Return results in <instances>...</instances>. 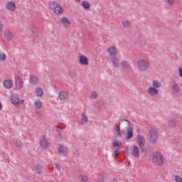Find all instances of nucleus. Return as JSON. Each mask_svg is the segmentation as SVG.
I'll list each match as a JSON object with an SVG mask.
<instances>
[{"instance_id":"nucleus-26","label":"nucleus","mask_w":182,"mask_h":182,"mask_svg":"<svg viewBox=\"0 0 182 182\" xmlns=\"http://www.w3.org/2000/svg\"><path fill=\"white\" fill-rule=\"evenodd\" d=\"M81 6L84 8V9H90V3L87 1H83L81 4Z\"/></svg>"},{"instance_id":"nucleus-50","label":"nucleus","mask_w":182,"mask_h":182,"mask_svg":"<svg viewBox=\"0 0 182 182\" xmlns=\"http://www.w3.org/2000/svg\"><path fill=\"white\" fill-rule=\"evenodd\" d=\"M55 168L57 170H60V165L59 164H55Z\"/></svg>"},{"instance_id":"nucleus-34","label":"nucleus","mask_w":182,"mask_h":182,"mask_svg":"<svg viewBox=\"0 0 182 182\" xmlns=\"http://www.w3.org/2000/svg\"><path fill=\"white\" fill-rule=\"evenodd\" d=\"M80 180L82 182H87V180H89V178H87V176L86 175H80Z\"/></svg>"},{"instance_id":"nucleus-28","label":"nucleus","mask_w":182,"mask_h":182,"mask_svg":"<svg viewBox=\"0 0 182 182\" xmlns=\"http://www.w3.org/2000/svg\"><path fill=\"white\" fill-rule=\"evenodd\" d=\"M122 141L116 139L112 144V147H122Z\"/></svg>"},{"instance_id":"nucleus-52","label":"nucleus","mask_w":182,"mask_h":182,"mask_svg":"<svg viewBox=\"0 0 182 182\" xmlns=\"http://www.w3.org/2000/svg\"><path fill=\"white\" fill-rule=\"evenodd\" d=\"M117 134L119 137H123V135H122V134L119 132H117Z\"/></svg>"},{"instance_id":"nucleus-48","label":"nucleus","mask_w":182,"mask_h":182,"mask_svg":"<svg viewBox=\"0 0 182 182\" xmlns=\"http://www.w3.org/2000/svg\"><path fill=\"white\" fill-rule=\"evenodd\" d=\"M2 29H4V23L0 20V31H2Z\"/></svg>"},{"instance_id":"nucleus-11","label":"nucleus","mask_w":182,"mask_h":182,"mask_svg":"<svg viewBox=\"0 0 182 182\" xmlns=\"http://www.w3.org/2000/svg\"><path fill=\"white\" fill-rule=\"evenodd\" d=\"M60 23H61L63 26H65V28L70 26V21H69V19L65 16L61 18Z\"/></svg>"},{"instance_id":"nucleus-30","label":"nucleus","mask_w":182,"mask_h":182,"mask_svg":"<svg viewBox=\"0 0 182 182\" xmlns=\"http://www.w3.org/2000/svg\"><path fill=\"white\" fill-rule=\"evenodd\" d=\"M122 25L125 28H130V26H132V23L129 21H122Z\"/></svg>"},{"instance_id":"nucleus-23","label":"nucleus","mask_w":182,"mask_h":182,"mask_svg":"<svg viewBox=\"0 0 182 182\" xmlns=\"http://www.w3.org/2000/svg\"><path fill=\"white\" fill-rule=\"evenodd\" d=\"M178 122L176 119H170L168 121V126H170V127H176V126H178Z\"/></svg>"},{"instance_id":"nucleus-24","label":"nucleus","mask_w":182,"mask_h":182,"mask_svg":"<svg viewBox=\"0 0 182 182\" xmlns=\"http://www.w3.org/2000/svg\"><path fill=\"white\" fill-rule=\"evenodd\" d=\"M4 36L6 39H11V38H14V34H12V32L9 30H6L4 31Z\"/></svg>"},{"instance_id":"nucleus-45","label":"nucleus","mask_w":182,"mask_h":182,"mask_svg":"<svg viewBox=\"0 0 182 182\" xmlns=\"http://www.w3.org/2000/svg\"><path fill=\"white\" fill-rule=\"evenodd\" d=\"M141 46H144L146 45V39L142 38V41L140 43Z\"/></svg>"},{"instance_id":"nucleus-7","label":"nucleus","mask_w":182,"mask_h":182,"mask_svg":"<svg viewBox=\"0 0 182 182\" xmlns=\"http://www.w3.org/2000/svg\"><path fill=\"white\" fill-rule=\"evenodd\" d=\"M15 86L17 90H21L23 87V80L19 76L15 77Z\"/></svg>"},{"instance_id":"nucleus-55","label":"nucleus","mask_w":182,"mask_h":182,"mask_svg":"<svg viewBox=\"0 0 182 182\" xmlns=\"http://www.w3.org/2000/svg\"><path fill=\"white\" fill-rule=\"evenodd\" d=\"M76 2H80V0H75Z\"/></svg>"},{"instance_id":"nucleus-16","label":"nucleus","mask_w":182,"mask_h":182,"mask_svg":"<svg viewBox=\"0 0 182 182\" xmlns=\"http://www.w3.org/2000/svg\"><path fill=\"white\" fill-rule=\"evenodd\" d=\"M6 9L8 11H11V12H14V11H15V9H16L15 2L9 1L6 5Z\"/></svg>"},{"instance_id":"nucleus-6","label":"nucleus","mask_w":182,"mask_h":182,"mask_svg":"<svg viewBox=\"0 0 182 182\" xmlns=\"http://www.w3.org/2000/svg\"><path fill=\"white\" fill-rule=\"evenodd\" d=\"M137 65H138L139 69L141 72H145V70H147V69H149V62L144 60H141L137 61Z\"/></svg>"},{"instance_id":"nucleus-47","label":"nucleus","mask_w":182,"mask_h":182,"mask_svg":"<svg viewBox=\"0 0 182 182\" xmlns=\"http://www.w3.org/2000/svg\"><path fill=\"white\" fill-rule=\"evenodd\" d=\"M178 75L180 77H182V67L178 69Z\"/></svg>"},{"instance_id":"nucleus-19","label":"nucleus","mask_w":182,"mask_h":182,"mask_svg":"<svg viewBox=\"0 0 182 182\" xmlns=\"http://www.w3.org/2000/svg\"><path fill=\"white\" fill-rule=\"evenodd\" d=\"M111 60H112V63L113 65V66L114 68H119V58L116 57V56H113L110 58Z\"/></svg>"},{"instance_id":"nucleus-36","label":"nucleus","mask_w":182,"mask_h":182,"mask_svg":"<svg viewBox=\"0 0 182 182\" xmlns=\"http://www.w3.org/2000/svg\"><path fill=\"white\" fill-rule=\"evenodd\" d=\"M81 120L82 123H87V122H89V119H87V116H86L85 114H82Z\"/></svg>"},{"instance_id":"nucleus-5","label":"nucleus","mask_w":182,"mask_h":182,"mask_svg":"<svg viewBox=\"0 0 182 182\" xmlns=\"http://www.w3.org/2000/svg\"><path fill=\"white\" fill-rule=\"evenodd\" d=\"M136 139L139 143V150H141L142 153H144V146H146V139H144V136L142 135H137Z\"/></svg>"},{"instance_id":"nucleus-20","label":"nucleus","mask_w":182,"mask_h":182,"mask_svg":"<svg viewBox=\"0 0 182 182\" xmlns=\"http://www.w3.org/2000/svg\"><path fill=\"white\" fill-rule=\"evenodd\" d=\"M107 178V174L105 173H100L97 176L98 181L103 182Z\"/></svg>"},{"instance_id":"nucleus-29","label":"nucleus","mask_w":182,"mask_h":182,"mask_svg":"<svg viewBox=\"0 0 182 182\" xmlns=\"http://www.w3.org/2000/svg\"><path fill=\"white\" fill-rule=\"evenodd\" d=\"M35 107L36 109H42V102L41 100H38L35 102Z\"/></svg>"},{"instance_id":"nucleus-44","label":"nucleus","mask_w":182,"mask_h":182,"mask_svg":"<svg viewBox=\"0 0 182 182\" xmlns=\"http://www.w3.org/2000/svg\"><path fill=\"white\" fill-rule=\"evenodd\" d=\"M70 76H72V77H73L74 76L76 75V72L75 70H70Z\"/></svg>"},{"instance_id":"nucleus-18","label":"nucleus","mask_w":182,"mask_h":182,"mask_svg":"<svg viewBox=\"0 0 182 182\" xmlns=\"http://www.w3.org/2000/svg\"><path fill=\"white\" fill-rule=\"evenodd\" d=\"M4 87H6V89H11L12 86H14V84L10 79L5 80L4 81Z\"/></svg>"},{"instance_id":"nucleus-46","label":"nucleus","mask_w":182,"mask_h":182,"mask_svg":"<svg viewBox=\"0 0 182 182\" xmlns=\"http://www.w3.org/2000/svg\"><path fill=\"white\" fill-rule=\"evenodd\" d=\"M87 34H88V36L90 37V39H92V41H93V39H95L93 38V35L92 34V33L90 31H87Z\"/></svg>"},{"instance_id":"nucleus-39","label":"nucleus","mask_w":182,"mask_h":182,"mask_svg":"<svg viewBox=\"0 0 182 182\" xmlns=\"http://www.w3.org/2000/svg\"><path fill=\"white\" fill-rule=\"evenodd\" d=\"M119 153H120V151L119 149H117L114 151V154H113V157L114 159H117V156L119 155Z\"/></svg>"},{"instance_id":"nucleus-49","label":"nucleus","mask_w":182,"mask_h":182,"mask_svg":"<svg viewBox=\"0 0 182 182\" xmlns=\"http://www.w3.org/2000/svg\"><path fill=\"white\" fill-rule=\"evenodd\" d=\"M75 156H77V157H79V151L77 149H75L74 151Z\"/></svg>"},{"instance_id":"nucleus-42","label":"nucleus","mask_w":182,"mask_h":182,"mask_svg":"<svg viewBox=\"0 0 182 182\" xmlns=\"http://www.w3.org/2000/svg\"><path fill=\"white\" fill-rule=\"evenodd\" d=\"M92 97H93V99H97V97H99V95H97L96 91L92 92Z\"/></svg>"},{"instance_id":"nucleus-38","label":"nucleus","mask_w":182,"mask_h":182,"mask_svg":"<svg viewBox=\"0 0 182 182\" xmlns=\"http://www.w3.org/2000/svg\"><path fill=\"white\" fill-rule=\"evenodd\" d=\"M165 4H167L169 6L174 5V0H164Z\"/></svg>"},{"instance_id":"nucleus-22","label":"nucleus","mask_w":182,"mask_h":182,"mask_svg":"<svg viewBox=\"0 0 182 182\" xmlns=\"http://www.w3.org/2000/svg\"><path fill=\"white\" fill-rule=\"evenodd\" d=\"M59 98L62 100H66L68 99V92L66 91H61L59 94Z\"/></svg>"},{"instance_id":"nucleus-33","label":"nucleus","mask_w":182,"mask_h":182,"mask_svg":"<svg viewBox=\"0 0 182 182\" xmlns=\"http://www.w3.org/2000/svg\"><path fill=\"white\" fill-rule=\"evenodd\" d=\"M36 93H37V96H42V95H43V90L41 87H37L36 88Z\"/></svg>"},{"instance_id":"nucleus-12","label":"nucleus","mask_w":182,"mask_h":182,"mask_svg":"<svg viewBox=\"0 0 182 182\" xmlns=\"http://www.w3.org/2000/svg\"><path fill=\"white\" fill-rule=\"evenodd\" d=\"M139 146L134 145L133 146V149L131 151V155L133 156V157H136V159H139Z\"/></svg>"},{"instance_id":"nucleus-10","label":"nucleus","mask_w":182,"mask_h":182,"mask_svg":"<svg viewBox=\"0 0 182 182\" xmlns=\"http://www.w3.org/2000/svg\"><path fill=\"white\" fill-rule=\"evenodd\" d=\"M147 93L148 95H149V96H157V95H159V90H157V88H155L154 87H149L148 90H147Z\"/></svg>"},{"instance_id":"nucleus-41","label":"nucleus","mask_w":182,"mask_h":182,"mask_svg":"<svg viewBox=\"0 0 182 182\" xmlns=\"http://www.w3.org/2000/svg\"><path fill=\"white\" fill-rule=\"evenodd\" d=\"M175 181L176 182H182V178L176 175L175 176Z\"/></svg>"},{"instance_id":"nucleus-32","label":"nucleus","mask_w":182,"mask_h":182,"mask_svg":"<svg viewBox=\"0 0 182 182\" xmlns=\"http://www.w3.org/2000/svg\"><path fill=\"white\" fill-rule=\"evenodd\" d=\"M31 32L33 33L34 36H38V33H39V31L36 27H32L31 29Z\"/></svg>"},{"instance_id":"nucleus-27","label":"nucleus","mask_w":182,"mask_h":182,"mask_svg":"<svg viewBox=\"0 0 182 182\" xmlns=\"http://www.w3.org/2000/svg\"><path fill=\"white\" fill-rule=\"evenodd\" d=\"M30 82L31 85H36L38 83V77L36 75H31Z\"/></svg>"},{"instance_id":"nucleus-17","label":"nucleus","mask_w":182,"mask_h":182,"mask_svg":"<svg viewBox=\"0 0 182 182\" xmlns=\"http://www.w3.org/2000/svg\"><path fill=\"white\" fill-rule=\"evenodd\" d=\"M58 153L59 154H63V156H66L68 153V147L63 145H60L58 147Z\"/></svg>"},{"instance_id":"nucleus-2","label":"nucleus","mask_w":182,"mask_h":182,"mask_svg":"<svg viewBox=\"0 0 182 182\" xmlns=\"http://www.w3.org/2000/svg\"><path fill=\"white\" fill-rule=\"evenodd\" d=\"M123 122H127V132L125 134V137L127 139V140H130L131 139H133V124H132V122H130V121L127 120V119H120L119 120V123H123Z\"/></svg>"},{"instance_id":"nucleus-51","label":"nucleus","mask_w":182,"mask_h":182,"mask_svg":"<svg viewBox=\"0 0 182 182\" xmlns=\"http://www.w3.org/2000/svg\"><path fill=\"white\" fill-rule=\"evenodd\" d=\"M57 132H58V136H59L60 137H62V134L60 133V131L57 130Z\"/></svg>"},{"instance_id":"nucleus-21","label":"nucleus","mask_w":182,"mask_h":182,"mask_svg":"<svg viewBox=\"0 0 182 182\" xmlns=\"http://www.w3.org/2000/svg\"><path fill=\"white\" fill-rule=\"evenodd\" d=\"M121 66L122 67L123 70H129V67L130 64L127 60H122L121 62Z\"/></svg>"},{"instance_id":"nucleus-13","label":"nucleus","mask_w":182,"mask_h":182,"mask_svg":"<svg viewBox=\"0 0 182 182\" xmlns=\"http://www.w3.org/2000/svg\"><path fill=\"white\" fill-rule=\"evenodd\" d=\"M79 62L80 65H85V66H87V65H89V59H87V57H86V55H80L79 58Z\"/></svg>"},{"instance_id":"nucleus-35","label":"nucleus","mask_w":182,"mask_h":182,"mask_svg":"<svg viewBox=\"0 0 182 182\" xmlns=\"http://www.w3.org/2000/svg\"><path fill=\"white\" fill-rule=\"evenodd\" d=\"M41 171H42V166L36 165V173L37 174H41Z\"/></svg>"},{"instance_id":"nucleus-25","label":"nucleus","mask_w":182,"mask_h":182,"mask_svg":"<svg viewBox=\"0 0 182 182\" xmlns=\"http://www.w3.org/2000/svg\"><path fill=\"white\" fill-rule=\"evenodd\" d=\"M152 86L155 89H160V87H161V82H160L159 80H154L152 82Z\"/></svg>"},{"instance_id":"nucleus-31","label":"nucleus","mask_w":182,"mask_h":182,"mask_svg":"<svg viewBox=\"0 0 182 182\" xmlns=\"http://www.w3.org/2000/svg\"><path fill=\"white\" fill-rule=\"evenodd\" d=\"M16 147H18V149H23V143H22V141L21 140H17L16 141Z\"/></svg>"},{"instance_id":"nucleus-8","label":"nucleus","mask_w":182,"mask_h":182,"mask_svg":"<svg viewBox=\"0 0 182 182\" xmlns=\"http://www.w3.org/2000/svg\"><path fill=\"white\" fill-rule=\"evenodd\" d=\"M169 89L172 90V93L176 94L180 92V87H178V84L176 81H172L169 85Z\"/></svg>"},{"instance_id":"nucleus-40","label":"nucleus","mask_w":182,"mask_h":182,"mask_svg":"<svg viewBox=\"0 0 182 182\" xmlns=\"http://www.w3.org/2000/svg\"><path fill=\"white\" fill-rule=\"evenodd\" d=\"M6 60V55L5 53L0 54V60Z\"/></svg>"},{"instance_id":"nucleus-53","label":"nucleus","mask_w":182,"mask_h":182,"mask_svg":"<svg viewBox=\"0 0 182 182\" xmlns=\"http://www.w3.org/2000/svg\"><path fill=\"white\" fill-rule=\"evenodd\" d=\"M59 140H60V141H63V137L60 136Z\"/></svg>"},{"instance_id":"nucleus-43","label":"nucleus","mask_w":182,"mask_h":182,"mask_svg":"<svg viewBox=\"0 0 182 182\" xmlns=\"http://www.w3.org/2000/svg\"><path fill=\"white\" fill-rule=\"evenodd\" d=\"M114 130L117 132V133H119L120 132V128L119 127V126H117V124H115L114 126Z\"/></svg>"},{"instance_id":"nucleus-1","label":"nucleus","mask_w":182,"mask_h":182,"mask_svg":"<svg viewBox=\"0 0 182 182\" xmlns=\"http://www.w3.org/2000/svg\"><path fill=\"white\" fill-rule=\"evenodd\" d=\"M152 161L156 166H163L164 164V157L159 151L154 152L152 154Z\"/></svg>"},{"instance_id":"nucleus-14","label":"nucleus","mask_w":182,"mask_h":182,"mask_svg":"<svg viewBox=\"0 0 182 182\" xmlns=\"http://www.w3.org/2000/svg\"><path fill=\"white\" fill-rule=\"evenodd\" d=\"M11 102L14 106H19L21 105V101L19 100V97L16 95H11Z\"/></svg>"},{"instance_id":"nucleus-54","label":"nucleus","mask_w":182,"mask_h":182,"mask_svg":"<svg viewBox=\"0 0 182 182\" xmlns=\"http://www.w3.org/2000/svg\"><path fill=\"white\" fill-rule=\"evenodd\" d=\"M21 103H25V101H24L23 100H21Z\"/></svg>"},{"instance_id":"nucleus-3","label":"nucleus","mask_w":182,"mask_h":182,"mask_svg":"<svg viewBox=\"0 0 182 182\" xmlns=\"http://www.w3.org/2000/svg\"><path fill=\"white\" fill-rule=\"evenodd\" d=\"M49 5L50 9H52L55 15H60L61 14H63V9H62V6H59V4L55 1H50Z\"/></svg>"},{"instance_id":"nucleus-9","label":"nucleus","mask_w":182,"mask_h":182,"mask_svg":"<svg viewBox=\"0 0 182 182\" xmlns=\"http://www.w3.org/2000/svg\"><path fill=\"white\" fill-rule=\"evenodd\" d=\"M40 146L41 149H48V147H50L52 144H50V142L46 141V139L44 137H43L40 139Z\"/></svg>"},{"instance_id":"nucleus-15","label":"nucleus","mask_w":182,"mask_h":182,"mask_svg":"<svg viewBox=\"0 0 182 182\" xmlns=\"http://www.w3.org/2000/svg\"><path fill=\"white\" fill-rule=\"evenodd\" d=\"M107 50L109 52V56H111V58L117 55V48H116V46H112Z\"/></svg>"},{"instance_id":"nucleus-4","label":"nucleus","mask_w":182,"mask_h":182,"mask_svg":"<svg viewBox=\"0 0 182 182\" xmlns=\"http://www.w3.org/2000/svg\"><path fill=\"white\" fill-rule=\"evenodd\" d=\"M149 140L150 143H153L154 144L157 143L159 136L157 135V129H156V127H154L151 130L149 131Z\"/></svg>"},{"instance_id":"nucleus-37","label":"nucleus","mask_w":182,"mask_h":182,"mask_svg":"<svg viewBox=\"0 0 182 182\" xmlns=\"http://www.w3.org/2000/svg\"><path fill=\"white\" fill-rule=\"evenodd\" d=\"M165 4H167L169 6L174 5V0H164Z\"/></svg>"}]
</instances>
